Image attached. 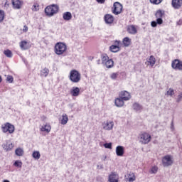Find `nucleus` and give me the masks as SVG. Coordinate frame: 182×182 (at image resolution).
<instances>
[{"label":"nucleus","mask_w":182,"mask_h":182,"mask_svg":"<svg viewBox=\"0 0 182 182\" xmlns=\"http://www.w3.org/2000/svg\"><path fill=\"white\" fill-rule=\"evenodd\" d=\"M59 12V6L58 4H51L50 6H48L45 9V14L46 16H48L49 18H52V16H54Z\"/></svg>","instance_id":"obj_1"},{"label":"nucleus","mask_w":182,"mask_h":182,"mask_svg":"<svg viewBox=\"0 0 182 182\" xmlns=\"http://www.w3.org/2000/svg\"><path fill=\"white\" fill-rule=\"evenodd\" d=\"M68 47L65 43L59 42L55 45L54 52L56 55H63Z\"/></svg>","instance_id":"obj_2"},{"label":"nucleus","mask_w":182,"mask_h":182,"mask_svg":"<svg viewBox=\"0 0 182 182\" xmlns=\"http://www.w3.org/2000/svg\"><path fill=\"white\" fill-rule=\"evenodd\" d=\"M80 79H82V75L79 71L76 70H73L70 73V80L73 83H79L80 82Z\"/></svg>","instance_id":"obj_3"},{"label":"nucleus","mask_w":182,"mask_h":182,"mask_svg":"<svg viewBox=\"0 0 182 182\" xmlns=\"http://www.w3.org/2000/svg\"><path fill=\"white\" fill-rule=\"evenodd\" d=\"M1 130L3 133L9 132L10 134H12L15 132V127L12 124L6 122L1 125Z\"/></svg>","instance_id":"obj_4"},{"label":"nucleus","mask_w":182,"mask_h":182,"mask_svg":"<svg viewBox=\"0 0 182 182\" xmlns=\"http://www.w3.org/2000/svg\"><path fill=\"white\" fill-rule=\"evenodd\" d=\"M151 141V135L147 132H144L139 135V141L141 144H149Z\"/></svg>","instance_id":"obj_5"},{"label":"nucleus","mask_w":182,"mask_h":182,"mask_svg":"<svg viewBox=\"0 0 182 182\" xmlns=\"http://www.w3.org/2000/svg\"><path fill=\"white\" fill-rule=\"evenodd\" d=\"M114 45H112L109 47L110 52L113 53H117V52H120V48H122V41L116 40L113 41Z\"/></svg>","instance_id":"obj_6"},{"label":"nucleus","mask_w":182,"mask_h":182,"mask_svg":"<svg viewBox=\"0 0 182 182\" xmlns=\"http://www.w3.org/2000/svg\"><path fill=\"white\" fill-rule=\"evenodd\" d=\"M173 163V156L171 155H166L162 158V164L164 167H170Z\"/></svg>","instance_id":"obj_7"},{"label":"nucleus","mask_w":182,"mask_h":182,"mask_svg":"<svg viewBox=\"0 0 182 182\" xmlns=\"http://www.w3.org/2000/svg\"><path fill=\"white\" fill-rule=\"evenodd\" d=\"M102 129L104 130H107V132L110 130H113V127H114V122L113 121H105L102 124Z\"/></svg>","instance_id":"obj_8"},{"label":"nucleus","mask_w":182,"mask_h":182,"mask_svg":"<svg viewBox=\"0 0 182 182\" xmlns=\"http://www.w3.org/2000/svg\"><path fill=\"white\" fill-rule=\"evenodd\" d=\"M114 9L112 11L114 15H119L122 14V11H123V6L119 2L114 3Z\"/></svg>","instance_id":"obj_9"},{"label":"nucleus","mask_w":182,"mask_h":182,"mask_svg":"<svg viewBox=\"0 0 182 182\" xmlns=\"http://www.w3.org/2000/svg\"><path fill=\"white\" fill-rule=\"evenodd\" d=\"M172 68L175 70H182V61L180 60H174L171 63Z\"/></svg>","instance_id":"obj_10"},{"label":"nucleus","mask_w":182,"mask_h":182,"mask_svg":"<svg viewBox=\"0 0 182 182\" xmlns=\"http://www.w3.org/2000/svg\"><path fill=\"white\" fill-rule=\"evenodd\" d=\"M109 182H119V173L117 172H111L108 176Z\"/></svg>","instance_id":"obj_11"},{"label":"nucleus","mask_w":182,"mask_h":182,"mask_svg":"<svg viewBox=\"0 0 182 182\" xmlns=\"http://www.w3.org/2000/svg\"><path fill=\"white\" fill-rule=\"evenodd\" d=\"M119 96L125 102H127V100H130V99H132V95H130V93L127 91H122Z\"/></svg>","instance_id":"obj_12"},{"label":"nucleus","mask_w":182,"mask_h":182,"mask_svg":"<svg viewBox=\"0 0 182 182\" xmlns=\"http://www.w3.org/2000/svg\"><path fill=\"white\" fill-rule=\"evenodd\" d=\"M31 43L26 41H22L20 43V48L21 50H28V49H31Z\"/></svg>","instance_id":"obj_13"},{"label":"nucleus","mask_w":182,"mask_h":182,"mask_svg":"<svg viewBox=\"0 0 182 182\" xmlns=\"http://www.w3.org/2000/svg\"><path fill=\"white\" fill-rule=\"evenodd\" d=\"M104 20L107 25H112V23H113L114 21V17H113L112 14H106L104 16Z\"/></svg>","instance_id":"obj_14"},{"label":"nucleus","mask_w":182,"mask_h":182,"mask_svg":"<svg viewBox=\"0 0 182 182\" xmlns=\"http://www.w3.org/2000/svg\"><path fill=\"white\" fill-rule=\"evenodd\" d=\"M12 5L14 9H21L23 5V1L21 0H12Z\"/></svg>","instance_id":"obj_15"},{"label":"nucleus","mask_w":182,"mask_h":182,"mask_svg":"<svg viewBox=\"0 0 182 182\" xmlns=\"http://www.w3.org/2000/svg\"><path fill=\"white\" fill-rule=\"evenodd\" d=\"M70 92L71 96H73V97H77V96L80 95V88L77 87H73L70 90Z\"/></svg>","instance_id":"obj_16"},{"label":"nucleus","mask_w":182,"mask_h":182,"mask_svg":"<svg viewBox=\"0 0 182 182\" xmlns=\"http://www.w3.org/2000/svg\"><path fill=\"white\" fill-rule=\"evenodd\" d=\"M125 181L133 182L136 181L134 173L130 172L124 176Z\"/></svg>","instance_id":"obj_17"},{"label":"nucleus","mask_w":182,"mask_h":182,"mask_svg":"<svg viewBox=\"0 0 182 182\" xmlns=\"http://www.w3.org/2000/svg\"><path fill=\"white\" fill-rule=\"evenodd\" d=\"M124 100H123L120 96L119 95L118 98H116L114 100V105L117 107H123L124 106Z\"/></svg>","instance_id":"obj_18"},{"label":"nucleus","mask_w":182,"mask_h":182,"mask_svg":"<svg viewBox=\"0 0 182 182\" xmlns=\"http://www.w3.org/2000/svg\"><path fill=\"white\" fill-rule=\"evenodd\" d=\"M41 132H45L46 133H50V130H52V127L50 124L46 123L42 125L40 128Z\"/></svg>","instance_id":"obj_19"},{"label":"nucleus","mask_w":182,"mask_h":182,"mask_svg":"<svg viewBox=\"0 0 182 182\" xmlns=\"http://www.w3.org/2000/svg\"><path fill=\"white\" fill-rule=\"evenodd\" d=\"M116 154L119 157H122V156L124 154V146H117L116 147Z\"/></svg>","instance_id":"obj_20"},{"label":"nucleus","mask_w":182,"mask_h":182,"mask_svg":"<svg viewBox=\"0 0 182 182\" xmlns=\"http://www.w3.org/2000/svg\"><path fill=\"white\" fill-rule=\"evenodd\" d=\"M172 6L174 9H180L182 6V0H172Z\"/></svg>","instance_id":"obj_21"},{"label":"nucleus","mask_w":182,"mask_h":182,"mask_svg":"<svg viewBox=\"0 0 182 182\" xmlns=\"http://www.w3.org/2000/svg\"><path fill=\"white\" fill-rule=\"evenodd\" d=\"M127 32L128 33H130L131 35H136L137 33V28L134 25L129 26L127 28Z\"/></svg>","instance_id":"obj_22"},{"label":"nucleus","mask_w":182,"mask_h":182,"mask_svg":"<svg viewBox=\"0 0 182 182\" xmlns=\"http://www.w3.org/2000/svg\"><path fill=\"white\" fill-rule=\"evenodd\" d=\"M2 147L6 151H11L12 149H14V144L11 142H7L6 144H4Z\"/></svg>","instance_id":"obj_23"},{"label":"nucleus","mask_w":182,"mask_h":182,"mask_svg":"<svg viewBox=\"0 0 182 182\" xmlns=\"http://www.w3.org/2000/svg\"><path fill=\"white\" fill-rule=\"evenodd\" d=\"M146 65H147L148 66L151 65V68H153V66L156 65V58H154V56L153 55H151L147 62L146 63Z\"/></svg>","instance_id":"obj_24"},{"label":"nucleus","mask_w":182,"mask_h":182,"mask_svg":"<svg viewBox=\"0 0 182 182\" xmlns=\"http://www.w3.org/2000/svg\"><path fill=\"white\" fill-rule=\"evenodd\" d=\"M114 65V62L112 59H108L104 64V66H106L107 69H112V68H113Z\"/></svg>","instance_id":"obj_25"},{"label":"nucleus","mask_w":182,"mask_h":182,"mask_svg":"<svg viewBox=\"0 0 182 182\" xmlns=\"http://www.w3.org/2000/svg\"><path fill=\"white\" fill-rule=\"evenodd\" d=\"M132 107L134 109V110H135V112H140L143 110V107L137 103V102H135L133 105H132Z\"/></svg>","instance_id":"obj_26"},{"label":"nucleus","mask_w":182,"mask_h":182,"mask_svg":"<svg viewBox=\"0 0 182 182\" xmlns=\"http://www.w3.org/2000/svg\"><path fill=\"white\" fill-rule=\"evenodd\" d=\"M63 18L64 21H70L72 19V13L69 11L63 13Z\"/></svg>","instance_id":"obj_27"},{"label":"nucleus","mask_w":182,"mask_h":182,"mask_svg":"<svg viewBox=\"0 0 182 182\" xmlns=\"http://www.w3.org/2000/svg\"><path fill=\"white\" fill-rule=\"evenodd\" d=\"M124 46L127 48L128 46H130V44L132 43V39H130L129 37H125L122 41Z\"/></svg>","instance_id":"obj_28"},{"label":"nucleus","mask_w":182,"mask_h":182,"mask_svg":"<svg viewBox=\"0 0 182 182\" xmlns=\"http://www.w3.org/2000/svg\"><path fill=\"white\" fill-rule=\"evenodd\" d=\"M4 55L6 56V58H11L14 56V53H12V51L9 49H7L4 51Z\"/></svg>","instance_id":"obj_29"},{"label":"nucleus","mask_w":182,"mask_h":182,"mask_svg":"<svg viewBox=\"0 0 182 182\" xmlns=\"http://www.w3.org/2000/svg\"><path fill=\"white\" fill-rule=\"evenodd\" d=\"M69 120V118L68 117V114H64L62 115V119H61V124H66Z\"/></svg>","instance_id":"obj_30"},{"label":"nucleus","mask_w":182,"mask_h":182,"mask_svg":"<svg viewBox=\"0 0 182 182\" xmlns=\"http://www.w3.org/2000/svg\"><path fill=\"white\" fill-rule=\"evenodd\" d=\"M108 59H109V56L107 55V54H102L101 55L102 65H104Z\"/></svg>","instance_id":"obj_31"},{"label":"nucleus","mask_w":182,"mask_h":182,"mask_svg":"<svg viewBox=\"0 0 182 182\" xmlns=\"http://www.w3.org/2000/svg\"><path fill=\"white\" fill-rule=\"evenodd\" d=\"M32 156L35 159V160H39L41 159V153L39 151H34Z\"/></svg>","instance_id":"obj_32"},{"label":"nucleus","mask_w":182,"mask_h":182,"mask_svg":"<svg viewBox=\"0 0 182 182\" xmlns=\"http://www.w3.org/2000/svg\"><path fill=\"white\" fill-rule=\"evenodd\" d=\"M119 72L112 73L110 74L109 77H110V79H112V80H116V79H117V77H119Z\"/></svg>","instance_id":"obj_33"},{"label":"nucleus","mask_w":182,"mask_h":182,"mask_svg":"<svg viewBox=\"0 0 182 182\" xmlns=\"http://www.w3.org/2000/svg\"><path fill=\"white\" fill-rule=\"evenodd\" d=\"M41 76H43L44 77H46L49 75V69L44 68L41 70Z\"/></svg>","instance_id":"obj_34"},{"label":"nucleus","mask_w":182,"mask_h":182,"mask_svg":"<svg viewBox=\"0 0 182 182\" xmlns=\"http://www.w3.org/2000/svg\"><path fill=\"white\" fill-rule=\"evenodd\" d=\"M15 154L16 156H23V149L21 148H18L16 149Z\"/></svg>","instance_id":"obj_35"},{"label":"nucleus","mask_w":182,"mask_h":182,"mask_svg":"<svg viewBox=\"0 0 182 182\" xmlns=\"http://www.w3.org/2000/svg\"><path fill=\"white\" fill-rule=\"evenodd\" d=\"M157 171H159V167L154 166H153L151 170L149 171V173L151 174H156L157 173Z\"/></svg>","instance_id":"obj_36"},{"label":"nucleus","mask_w":182,"mask_h":182,"mask_svg":"<svg viewBox=\"0 0 182 182\" xmlns=\"http://www.w3.org/2000/svg\"><path fill=\"white\" fill-rule=\"evenodd\" d=\"M4 19H5V11L0 10V23L4 22Z\"/></svg>","instance_id":"obj_37"},{"label":"nucleus","mask_w":182,"mask_h":182,"mask_svg":"<svg viewBox=\"0 0 182 182\" xmlns=\"http://www.w3.org/2000/svg\"><path fill=\"white\" fill-rule=\"evenodd\" d=\"M14 166L15 167H18V168H21L22 167V161L17 160L14 162Z\"/></svg>","instance_id":"obj_38"},{"label":"nucleus","mask_w":182,"mask_h":182,"mask_svg":"<svg viewBox=\"0 0 182 182\" xmlns=\"http://www.w3.org/2000/svg\"><path fill=\"white\" fill-rule=\"evenodd\" d=\"M151 4H153V5H160L161 2H163V0H149Z\"/></svg>","instance_id":"obj_39"},{"label":"nucleus","mask_w":182,"mask_h":182,"mask_svg":"<svg viewBox=\"0 0 182 182\" xmlns=\"http://www.w3.org/2000/svg\"><path fill=\"white\" fill-rule=\"evenodd\" d=\"M155 16L156 18H163V11L161 10L157 11L155 14Z\"/></svg>","instance_id":"obj_40"},{"label":"nucleus","mask_w":182,"mask_h":182,"mask_svg":"<svg viewBox=\"0 0 182 182\" xmlns=\"http://www.w3.org/2000/svg\"><path fill=\"white\" fill-rule=\"evenodd\" d=\"M167 96H173V95H174V90L169 88L166 94Z\"/></svg>","instance_id":"obj_41"},{"label":"nucleus","mask_w":182,"mask_h":182,"mask_svg":"<svg viewBox=\"0 0 182 182\" xmlns=\"http://www.w3.org/2000/svg\"><path fill=\"white\" fill-rule=\"evenodd\" d=\"M6 80L9 83H12V82H14V77L12 75H7Z\"/></svg>","instance_id":"obj_42"},{"label":"nucleus","mask_w":182,"mask_h":182,"mask_svg":"<svg viewBox=\"0 0 182 182\" xmlns=\"http://www.w3.org/2000/svg\"><path fill=\"white\" fill-rule=\"evenodd\" d=\"M32 11H33L34 12H37V11H39V5L38 4L33 5Z\"/></svg>","instance_id":"obj_43"},{"label":"nucleus","mask_w":182,"mask_h":182,"mask_svg":"<svg viewBox=\"0 0 182 182\" xmlns=\"http://www.w3.org/2000/svg\"><path fill=\"white\" fill-rule=\"evenodd\" d=\"M104 147H105V149H112V143L109 142V143H106V144H104Z\"/></svg>","instance_id":"obj_44"},{"label":"nucleus","mask_w":182,"mask_h":182,"mask_svg":"<svg viewBox=\"0 0 182 182\" xmlns=\"http://www.w3.org/2000/svg\"><path fill=\"white\" fill-rule=\"evenodd\" d=\"M156 23H157L158 25H161V24L163 23V18H158L156 19Z\"/></svg>","instance_id":"obj_45"},{"label":"nucleus","mask_w":182,"mask_h":182,"mask_svg":"<svg viewBox=\"0 0 182 182\" xmlns=\"http://www.w3.org/2000/svg\"><path fill=\"white\" fill-rule=\"evenodd\" d=\"M157 21H151V26L152 27V28H156V26H157Z\"/></svg>","instance_id":"obj_46"},{"label":"nucleus","mask_w":182,"mask_h":182,"mask_svg":"<svg viewBox=\"0 0 182 182\" xmlns=\"http://www.w3.org/2000/svg\"><path fill=\"white\" fill-rule=\"evenodd\" d=\"M181 99H182V92H181V93L178 95V98H177L176 102H177L178 103H179V102H181Z\"/></svg>","instance_id":"obj_47"},{"label":"nucleus","mask_w":182,"mask_h":182,"mask_svg":"<svg viewBox=\"0 0 182 182\" xmlns=\"http://www.w3.org/2000/svg\"><path fill=\"white\" fill-rule=\"evenodd\" d=\"M97 2H98V4H105V2H106V0H97Z\"/></svg>","instance_id":"obj_48"},{"label":"nucleus","mask_w":182,"mask_h":182,"mask_svg":"<svg viewBox=\"0 0 182 182\" xmlns=\"http://www.w3.org/2000/svg\"><path fill=\"white\" fill-rule=\"evenodd\" d=\"M101 159L102 161H106V159H107V156H106V155H103Z\"/></svg>","instance_id":"obj_49"},{"label":"nucleus","mask_w":182,"mask_h":182,"mask_svg":"<svg viewBox=\"0 0 182 182\" xmlns=\"http://www.w3.org/2000/svg\"><path fill=\"white\" fill-rule=\"evenodd\" d=\"M28 31V27L26 26H23V31L26 32Z\"/></svg>","instance_id":"obj_50"},{"label":"nucleus","mask_w":182,"mask_h":182,"mask_svg":"<svg viewBox=\"0 0 182 182\" xmlns=\"http://www.w3.org/2000/svg\"><path fill=\"white\" fill-rule=\"evenodd\" d=\"M177 25H182V18L177 22Z\"/></svg>","instance_id":"obj_51"},{"label":"nucleus","mask_w":182,"mask_h":182,"mask_svg":"<svg viewBox=\"0 0 182 182\" xmlns=\"http://www.w3.org/2000/svg\"><path fill=\"white\" fill-rule=\"evenodd\" d=\"M97 65H102V60H97Z\"/></svg>","instance_id":"obj_52"},{"label":"nucleus","mask_w":182,"mask_h":182,"mask_svg":"<svg viewBox=\"0 0 182 182\" xmlns=\"http://www.w3.org/2000/svg\"><path fill=\"white\" fill-rule=\"evenodd\" d=\"M3 182H10L9 180H4Z\"/></svg>","instance_id":"obj_53"},{"label":"nucleus","mask_w":182,"mask_h":182,"mask_svg":"<svg viewBox=\"0 0 182 182\" xmlns=\"http://www.w3.org/2000/svg\"><path fill=\"white\" fill-rule=\"evenodd\" d=\"M2 82V77L0 76V83Z\"/></svg>","instance_id":"obj_54"},{"label":"nucleus","mask_w":182,"mask_h":182,"mask_svg":"<svg viewBox=\"0 0 182 182\" xmlns=\"http://www.w3.org/2000/svg\"><path fill=\"white\" fill-rule=\"evenodd\" d=\"M70 107H73V105H71Z\"/></svg>","instance_id":"obj_55"}]
</instances>
